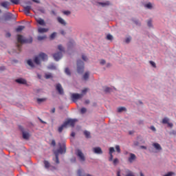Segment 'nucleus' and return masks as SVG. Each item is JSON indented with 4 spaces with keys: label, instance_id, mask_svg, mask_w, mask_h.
<instances>
[{
    "label": "nucleus",
    "instance_id": "obj_1",
    "mask_svg": "<svg viewBox=\"0 0 176 176\" xmlns=\"http://www.w3.org/2000/svg\"><path fill=\"white\" fill-rule=\"evenodd\" d=\"M17 41L18 43H16L17 49L19 52H21V45L19 43H32V38L30 37L29 38H24L22 35L17 36Z\"/></svg>",
    "mask_w": 176,
    "mask_h": 176
},
{
    "label": "nucleus",
    "instance_id": "obj_2",
    "mask_svg": "<svg viewBox=\"0 0 176 176\" xmlns=\"http://www.w3.org/2000/svg\"><path fill=\"white\" fill-rule=\"evenodd\" d=\"M59 149L57 151H54V155H55V162L56 163V164H58V163H60V161L58 160V153H65V144H63L61 146V144H59Z\"/></svg>",
    "mask_w": 176,
    "mask_h": 176
},
{
    "label": "nucleus",
    "instance_id": "obj_3",
    "mask_svg": "<svg viewBox=\"0 0 176 176\" xmlns=\"http://www.w3.org/2000/svg\"><path fill=\"white\" fill-rule=\"evenodd\" d=\"M39 58H41V60H43V61H45V60H47V55L45 53H41L39 54L38 56H36L34 58V63L37 65H39L41 64Z\"/></svg>",
    "mask_w": 176,
    "mask_h": 176
},
{
    "label": "nucleus",
    "instance_id": "obj_4",
    "mask_svg": "<svg viewBox=\"0 0 176 176\" xmlns=\"http://www.w3.org/2000/svg\"><path fill=\"white\" fill-rule=\"evenodd\" d=\"M85 63H83V61L82 60H78L77 61V72L78 74H82L83 72V69L85 68Z\"/></svg>",
    "mask_w": 176,
    "mask_h": 176
},
{
    "label": "nucleus",
    "instance_id": "obj_5",
    "mask_svg": "<svg viewBox=\"0 0 176 176\" xmlns=\"http://www.w3.org/2000/svg\"><path fill=\"white\" fill-rule=\"evenodd\" d=\"M76 122H78V120L76 119H69L65 122V126H71L72 127H74Z\"/></svg>",
    "mask_w": 176,
    "mask_h": 176
},
{
    "label": "nucleus",
    "instance_id": "obj_6",
    "mask_svg": "<svg viewBox=\"0 0 176 176\" xmlns=\"http://www.w3.org/2000/svg\"><path fill=\"white\" fill-rule=\"evenodd\" d=\"M83 97V94H72V100L74 101V102L78 101V100H80V98H82Z\"/></svg>",
    "mask_w": 176,
    "mask_h": 176
},
{
    "label": "nucleus",
    "instance_id": "obj_7",
    "mask_svg": "<svg viewBox=\"0 0 176 176\" xmlns=\"http://www.w3.org/2000/svg\"><path fill=\"white\" fill-rule=\"evenodd\" d=\"M0 5L2 8H4V9H6L7 10L10 9V3L8 1H2Z\"/></svg>",
    "mask_w": 176,
    "mask_h": 176
},
{
    "label": "nucleus",
    "instance_id": "obj_8",
    "mask_svg": "<svg viewBox=\"0 0 176 176\" xmlns=\"http://www.w3.org/2000/svg\"><path fill=\"white\" fill-rule=\"evenodd\" d=\"M76 155L78 157H79L80 160H81V162H85V155L80 150H77Z\"/></svg>",
    "mask_w": 176,
    "mask_h": 176
},
{
    "label": "nucleus",
    "instance_id": "obj_9",
    "mask_svg": "<svg viewBox=\"0 0 176 176\" xmlns=\"http://www.w3.org/2000/svg\"><path fill=\"white\" fill-rule=\"evenodd\" d=\"M63 57V53L58 52L53 54V58H54L55 61H58Z\"/></svg>",
    "mask_w": 176,
    "mask_h": 176
},
{
    "label": "nucleus",
    "instance_id": "obj_10",
    "mask_svg": "<svg viewBox=\"0 0 176 176\" xmlns=\"http://www.w3.org/2000/svg\"><path fill=\"white\" fill-rule=\"evenodd\" d=\"M44 165L45 168H47L48 170H56V167L52 166L50 163L47 160L44 161Z\"/></svg>",
    "mask_w": 176,
    "mask_h": 176
},
{
    "label": "nucleus",
    "instance_id": "obj_11",
    "mask_svg": "<svg viewBox=\"0 0 176 176\" xmlns=\"http://www.w3.org/2000/svg\"><path fill=\"white\" fill-rule=\"evenodd\" d=\"M94 153H96V155H102V150L101 147H95L92 149Z\"/></svg>",
    "mask_w": 176,
    "mask_h": 176
},
{
    "label": "nucleus",
    "instance_id": "obj_12",
    "mask_svg": "<svg viewBox=\"0 0 176 176\" xmlns=\"http://www.w3.org/2000/svg\"><path fill=\"white\" fill-rule=\"evenodd\" d=\"M137 159V157L135 156V154L129 153V157L128 158V160L129 162V163H133L134 162V160H135Z\"/></svg>",
    "mask_w": 176,
    "mask_h": 176
},
{
    "label": "nucleus",
    "instance_id": "obj_13",
    "mask_svg": "<svg viewBox=\"0 0 176 176\" xmlns=\"http://www.w3.org/2000/svg\"><path fill=\"white\" fill-rule=\"evenodd\" d=\"M30 10H31V6H26L23 8V12L26 16H30Z\"/></svg>",
    "mask_w": 176,
    "mask_h": 176
},
{
    "label": "nucleus",
    "instance_id": "obj_14",
    "mask_svg": "<svg viewBox=\"0 0 176 176\" xmlns=\"http://www.w3.org/2000/svg\"><path fill=\"white\" fill-rule=\"evenodd\" d=\"M56 89L57 91H58L59 94H64V91L63 90V87H61V84H57L56 86Z\"/></svg>",
    "mask_w": 176,
    "mask_h": 176
},
{
    "label": "nucleus",
    "instance_id": "obj_15",
    "mask_svg": "<svg viewBox=\"0 0 176 176\" xmlns=\"http://www.w3.org/2000/svg\"><path fill=\"white\" fill-rule=\"evenodd\" d=\"M15 82H16V83H19V85H27V80L24 78H18Z\"/></svg>",
    "mask_w": 176,
    "mask_h": 176
},
{
    "label": "nucleus",
    "instance_id": "obj_16",
    "mask_svg": "<svg viewBox=\"0 0 176 176\" xmlns=\"http://www.w3.org/2000/svg\"><path fill=\"white\" fill-rule=\"evenodd\" d=\"M153 146L157 151V152H160L162 151V146L159 144V143H153Z\"/></svg>",
    "mask_w": 176,
    "mask_h": 176
},
{
    "label": "nucleus",
    "instance_id": "obj_17",
    "mask_svg": "<svg viewBox=\"0 0 176 176\" xmlns=\"http://www.w3.org/2000/svg\"><path fill=\"white\" fill-rule=\"evenodd\" d=\"M36 21L40 25H46V23H45V21L41 18L36 19Z\"/></svg>",
    "mask_w": 176,
    "mask_h": 176
},
{
    "label": "nucleus",
    "instance_id": "obj_18",
    "mask_svg": "<svg viewBox=\"0 0 176 176\" xmlns=\"http://www.w3.org/2000/svg\"><path fill=\"white\" fill-rule=\"evenodd\" d=\"M57 21L60 24H62V25H67V22H65V21L63 18L58 16L57 18Z\"/></svg>",
    "mask_w": 176,
    "mask_h": 176
},
{
    "label": "nucleus",
    "instance_id": "obj_19",
    "mask_svg": "<svg viewBox=\"0 0 176 176\" xmlns=\"http://www.w3.org/2000/svg\"><path fill=\"white\" fill-rule=\"evenodd\" d=\"M98 3L100 5V6H102L103 8H105V6H109V5H111V3L109 1L99 2Z\"/></svg>",
    "mask_w": 176,
    "mask_h": 176
},
{
    "label": "nucleus",
    "instance_id": "obj_20",
    "mask_svg": "<svg viewBox=\"0 0 176 176\" xmlns=\"http://www.w3.org/2000/svg\"><path fill=\"white\" fill-rule=\"evenodd\" d=\"M38 31L40 34H43L44 32H47V31H49V29L43 28H38Z\"/></svg>",
    "mask_w": 176,
    "mask_h": 176
},
{
    "label": "nucleus",
    "instance_id": "obj_21",
    "mask_svg": "<svg viewBox=\"0 0 176 176\" xmlns=\"http://www.w3.org/2000/svg\"><path fill=\"white\" fill-rule=\"evenodd\" d=\"M23 138L24 140H28V138H30V133H28V132L23 131Z\"/></svg>",
    "mask_w": 176,
    "mask_h": 176
},
{
    "label": "nucleus",
    "instance_id": "obj_22",
    "mask_svg": "<svg viewBox=\"0 0 176 176\" xmlns=\"http://www.w3.org/2000/svg\"><path fill=\"white\" fill-rule=\"evenodd\" d=\"M125 173L126 174V176H135L134 173L129 169H126Z\"/></svg>",
    "mask_w": 176,
    "mask_h": 176
},
{
    "label": "nucleus",
    "instance_id": "obj_23",
    "mask_svg": "<svg viewBox=\"0 0 176 176\" xmlns=\"http://www.w3.org/2000/svg\"><path fill=\"white\" fill-rule=\"evenodd\" d=\"M65 123L64 122L60 126L58 127V132L62 133L63 130H64L65 127H67L66 125H65Z\"/></svg>",
    "mask_w": 176,
    "mask_h": 176
},
{
    "label": "nucleus",
    "instance_id": "obj_24",
    "mask_svg": "<svg viewBox=\"0 0 176 176\" xmlns=\"http://www.w3.org/2000/svg\"><path fill=\"white\" fill-rule=\"evenodd\" d=\"M11 19H13V14L12 13H8L6 16V20H11Z\"/></svg>",
    "mask_w": 176,
    "mask_h": 176
},
{
    "label": "nucleus",
    "instance_id": "obj_25",
    "mask_svg": "<svg viewBox=\"0 0 176 176\" xmlns=\"http://www.w3.org/2000/svg\"><path fill=\"white\" fill-rule=\"evenodd\" d=\"M24 28H25V27H24V26H19L16 29V32H20V31H23V30H24Z\"/></svg>",
    "mask_w": 176,
    "mask_h": 176
},
{
    "label": "nucleus",
    "instance_id": "obj_26",
    "mask_svg": "<svg viewBox=\"0 0 176 176\" xmlns=\"http://www.w3.org/2000/svg\"><path fill=\"white\" fill-rule=\"evenodd\" d=\"M169 119L168 118H164L163 120H162V123L163 124H167L169 122Z\"/></svg>",
    "mask_w": 176,
    "mask_h": 176
},
{
    "label": "nucleus",
    "instance_id": "obj_27",
    "mask_svg": "<svg viewBox=\"0 0 176 176\" xmlns=\"http://www.w3.org/2000/svg\"><path fill=\"white\" fill-rule=\"evenodd\" d=\"M45 101H46V98H37V102L38 104H41V102H45Z\"/></svg>",
    "mask_w": 176,
    "mask_h": 176
},
{
    "label": "nucleus",
    "instance_id": "obj_28",
    "mask_svg": "<svg viewBox=\"0 0 176 176\" xmlns=\"http://www.w3.org/2000/svg\"><path fill=\"white\" fill-rule=\"evenodd\" d=\"M84 135H85L86 138H90V132L85 131Z\"/></svg>",
    "mask_w": 176,
    "mask_h": 176
},
{
    "label": "nucleus",
    "instance_id": "obj_29",
    "mask_svg": "<svg viewBox=\"0 0 176 176\" xmlns=\"http://www.w3.org/2000/svg\"><path fill=\"white\" fill-rule=\"evenodd\" d=\"M124 111H126V107H118V112H119V113L124 112Z\"/></svg>",
    "mask_w": 176,
    "mask_h": 176
},
{
    "label": "nucleus",
    "instance_id": "obj_30",
    "mask_svg": "<svg viewBox=\"0 0 176 176\" xmlns=\"http://www.w3.org/2000/svg\"><path fill=\"white\" fill-rule=\"evenodd\" d=\"M89 72H86V73L84 74V76H83V79H84L85 80H87V79H89Z\"/></svg>",
    "mask_w": 176,
    "mask_h": 176
},
{
    "label": "nucleus",
    "instance_id": "obj_31",
    "mask_svg": "<svg viewBox=\"0 0 176 176\" xmlns=\"http://www.w3.org/2000/svg\"><path fill=\"white\" fill-rule=\"evenodd\" d=\"M12 3H14V5H19L20 3V0H10Z\"/></svg>",
    "mask_w": 176,
    "mask_h": 176
},
{
    "label": "nucleus",
    "instance_id": "obj_32",
    "mask_svg": "<svg viewBox=\"0 0 176 176\" xmlns=\"http://www.w3.org/2000/svg\"><path fill=\"white\" fill-rule=\"evenodd\" d=\"M45 79H50V78H53V76H52V74L48 73L45 74Z\"/></svg>",
    "mask_w": 176,
    "mask_h": 176
},
{
    "label": "nucleus",
    "instance_id": "obj_33",
    "mask_svg": "<svg viewBox=\"0 0 176 176\" xmlns=\"http://www.w3.org/2000/svg\"><path fill=\"white\" fill-rule=\"evenodd\" d=\"M37 39L38 41H43V39H46V36H38Z\"/></svg>",
    "mask_w": 176,
    "mask_h": 176
},
{
    "label": "nucleus",
    "instance_id": "obj_34",
    "mask_svg": "<svg viewBox=\"0 0 176 176\" xmlns=\"http://www.w3.org/2000/svg\"><path fill=\"white\" fill-rule=\"evenodd\" d=\"M144 6H145V8H147V9H152V8H153L152 3H148Z\"/></svg>",
    "mask_w": 176,
    "mask_h": 176
},
{
    "label": "nucleus",
    "instance_id": "obj_35",
    "mask_svg": "<svg viewBox=\"0 0 176 176\" xmlns=\"http://www.w3.org/2000/svg\"><path fill=\"white\" fill-rule=\"evenodd\" d=\"M104 91H105V93H111V91H112V88H111V87H106L104 89Z\"/></svg>",
    "mask_w": 176,
    "mask_h": 176
},
{
    "label": "nucleus",
    "instance_id": "obj_36",
    "mask_svg": "<svg viewBox=\"0 0 176 176\" xmlns=\"http://www.w3.org/2000/svg\"><path fill=\"white\" fill-rule=\"evenodd\" d=\"M109 151V154L112 155V153H113V152H115V148L113 147H110Z\"/></svg>",
    "mask_w": 176,
    "mask_h": 176
},
{
    "label": "nucleus",
    "instance_id": "obj_37",
    "mask_svg": "<svg viewBox=\"0 0 176 176\" xmlns=\"http://www.w3.org/2000/svg\"><path fill=\"white\" fill-rule=\"evenodd\" d=\"M173 175H175V173H174V172H168V173H166L164 176H173Z\"/></svg>",
    "mask_w": 176,
    "mask_h": 176
},
{
    "label": "nucleus",
    "instance_id": "obj_38",
    "mask_svg": "<svg viewBox=\"0 0 176 176\" xmlns=\"http://www.w3.org/2000/svg\"><path fill=\"white\" fill-rule=\"evenodd\" d=\"M28 65H30V67H32V68L34 67V63H32V60H28Z\"/></svg>",
    "mask_w": 176,
    "mask_h": 176
},
{
    "label": "nucleus",
    "instance_id": "obj_39",
    "mask_svg": "<svg viewBox=\"0 0 176 176\" xmlns=\"http://www.w3.org/2000/svg\"><path fill=\"white\" fill-rule=\"evenodd\" d=\"M48 69H56V66L54 64L50 65L48 66Z\"/></svg>",
    "mask_w": 176,
    "mask_h": 176
},
{
    "label": "nucleus",
    "instance_id": "obj_40",
    "mask_svg": "<svg viewBox=\"0 0 176 176\" xmlns=\"http://www.w3.org/2000/svg\"><path fill=\"white\" fill-rule=\"evenodd\" d=\"M57 35V33L54 32L50 35V39H54L56 38V36Z\"/></svg>",
    "mask_w": 176,
    "mask_h": 176
},
{
    "label": "nucleus",
    "instance_id": "obj_41",
    "mask_svg": "<svg viewBox=\"0 0 176 176\" xmlns=\"http://www.w3.org/2000/svg\"><path fill=\"white\" fill-rule=\"evenodd\" d=\"M107 39H108V41H112V39H113V36L111 34H107Z\"/></svg>",
    "mask_w": 176,
    "mask_h": 176
},
{
    "label": "nucleus",
    "instance_id": "obj_42",
    "mask_svg": "<svg viewBox=\"0 0 176 176\" xmlns=\"http://www.w3.org/2000/svg\"><path fill=\"white\" fill-rule=\"evenodd\" d=\"M63 14H65L66 16H69V14H71V12L69 10L63 11Z\"/></svg>",
    "mask_w": 176,
    "mask_h": 176
},
{
    "label": "nucleus",
    "instance_id": "obj_43",
    "mask_svg": "<svg viewBox=\"0 0 176 176\" xmlns=\"http://www.w3.org/2000/svg\"><path fill=\"white\" fill-rule=\"evenodd\" d=\"M58 50H60V52H64V47L61 45H59L58 46Z\"/></svg>",
    "mask_w": 176,
    "mask_h": 176
},
{
    "label": "nucleus",
    "instance_id": "obj_44",
    "mask_svg": "<svg viewBox=\"0 0 176 176\" xmlns=\"http://www.w3.org/2000/svg\"><path fill=\"white\" fill-rule=\"evenodd\" d=\"M82 58L83 61H87L89 60V58H87V56H86V55H85V54L82 55Z\"/></svg>",
    "mask_w": 176,
    "mask_h": 176
},
{
    "label": "nucleus",
    "instance_id": "obj_45",
    "mask_svg": "<svg viewBox=\"0 0 176 176\" xmlns=\"http://www.w3.org/2000/svg\"><path fill=\"white\" fill-rule=\"evenodd\" d=\"M65 74H67V75H71V72L69 71V69L68 67H67L65 70Z\"/></svg>",
    "mask_w": 176,
    "mask_h": 176
},
{
    "label": "nucleus",
    "instance_id": "obj_46",
    "mask_svg": "<svg viewBox=\"0 0 176 176\" xmlns=\"http://www.w3.org/2000/svg\"><path fill=\"white\" fill-rule=\"evenodd\" d=\"M87 110L86 109V108H85V107H82V108H81V109H80V113H86V111H87Z\"/></svg>",
    "mask_w": 176,
    "mask_h": 176
},
{
    "label": "nucleus",
    "instance_id": "obj_47",
    "mask_svg": "<svg viewBox=\"0 0 176 176\" xmlns=\"http://www.w3.org/2000/svg\"><path fill=\"white\" fill-rule=\"evenodd\" d=\"M116 150L118 153H120V146L119 145L116 146Z\"/></svg>",
    "mask_w": 176,
    "mask_h": 176
},
{
    "label": "nucleus",
    "instance_id": "obj_48",
    "mask_svg": "<svg viewBox=\"0 0 176 176\" xmlns=\"http://www.w3.org/2000/svg\"><path fill=\"white\" fill-rule=\"evenodd\" d=\"M131 41V37H127V38L125 39L126 43H130Z\"/></svg>",
    "mask_w": 176,
    "mask_h": 176
},
{
    "label": "nucleus",
    "instance_id": "obj_49",
    "mask_svg": "<svg viewBox=\"0 0 176 176\" xmlns=\"http://www.w3.org/2000/svg\"><path fill=\"white\" fill-rule=\"evenodd\" d=\"M113 163L115 165L118 164V163H119V160H118V158L114 159Z\"/></svg>",
    "mask_w": 176,
    "mask_h": 176
},
{
    "label": "nucleus",
    "instance_id": "obj_50",
    "mask_svg": "<svg viewBox=\"0 0 176 176\" xmlns=\"http://www.w3.org/2000/svg\"><path fill=\"white\" fill-rule=\"evenodd\" d=\"M105 60H103V59H101L100 60V65H104V64H105Z\"/></svg>",
    "mask_w": 176,
    "mask_h": 176
},
{
    "label": "nucleus",
    "instance_id": "obj_51",
    "mask_svg": "<svg viewBox=\"0 0 176 176\" xmlns=\"http://www.w3.org/2000/svg\"><path fill=\"white\" fill-rule=\"evenodd\" d=\"M150 64L151 65H152V67H153L154 68H156V63H155V62L150 61Z\"/></svg>",
    "mask_w": 176,
    "mask_h": 176
},
{
    "label": "nucleus",
    "instance_id": "obj_52",
    "mask_svg": "<svg viewBox=\"0 0 176 176\" xmlns=\"http://www.w3.org/2000/svg\"><path fill=\"white\" fill-rule=\"evenodd\" d=\"M87 88H85V89H83L82 91V94H82V96L84 95V94H86V93H87Z\"/></svg>",
    "mask_w": 176,
    "mask_h": 176
},
{
    "label": "nucleus",
    "instance_id": "obj_53",
    "mask_svg": "<svg viewBox=\"0 0 176 176\" xmlns=\"http://www.w3.org/2000/svg\"><path fill=\"white\" fill-rule=\"evenodd\" d=\"M110 155V157H109V162H112V160H113V155L112 154H109Z\"/></svg>",
    "mask_w": 176,
    "mask_h": 176
},
{
    "label": "nucleus",
    "instance_id": "obj_54",
    "mask_svg": "<svg viewBox=\"0 0 176 176\" xmlns=\"http://www.w3.org/2000/svg\"><path fill=\"white\" fill-rule=\"evenodd\" d=\"M147 24H148V27H152V21L149 20V21L147 22Z\"/></svg>",
    "mask_w": 176,
    "mask_h": 176
},
{
    "label": "nucleus",
    "instance_id": "obj_55",
    "mask_svg": "<svg viewBox=\"0 0 176 176\" xmlns=\"http://www.w3.org/2000/svg\"><path fill=\"white\" fill-rule=\"evenodd\" d=\"M151 130H152L153 131H156V128H155V126H152L150 127Z\"/></svg>",
    "mask_w": 176,
    "mask_h": 176
},
{
    "label": "nucleus",
    "instance_id": "obj_56",
    "mask_svg": "<svg viewBox=\"0 0 176 176\" xmlns=\"http://www.w3.org/2000/svg\"><path fill=\"white\" fill-rule=\"evenodd\" d=\"M52 145H53V146H56V141L55 140L52 141Z\"/></svg>",
    "mask_w": 176,
    "mask_h": 176
},
{
    "label": "nucleus",
    "instance_id": "obj_57",
    "mask_svg": "<svg viewBox=\"0 0 176 176\" xmlns=\"http://www.w3.org/2000/svg\"><path fill=\"white\" fill-rule=\"evenodd\" d=\"M167 124H168V127H173V123L168 122Z\"/></svg>",
    "mask_w": 176,
    "mask_h": 176
},
{
    "label": "nucleus",
    "instance_id": "obj_58",
    "mask_svg": "<svg viewBox=\"0 0 176 176\" xmlns=\"http://www.w3.org/2000/svg\"><path fill=\"white\" fill-rule=\"evenodd\" d=\"M117 176H121L120 175V169L117 171Z\"/></svg>",
    "mask_w": 176,
    "mask_h": 176
},
{
    "label": "nucleus",
    "instance_id": "obj_59",
    "mask_svg": "<svg viewBox=\"0 0 176 176\" xmlns=\"http://www.w3.org/2000/svg\"><path fill=\"white\" fill-rule=\"evenodd\" d=\"M60 34H61L62 35H65V32L64 30H61V31H60Z\"/></svg>",
    "mask_w": 176,
    "mask_h": 176
},
{
    "label": "nucleus",
    "instance_id": "obj_60",
    "mask_svg": "<svg viewBox=\"0 0 176 176\" xmlns=\"http://www.w3.org/2000/svg\"><path fill=\"white\" fill-rule=\"evenodd\" d=\"M10 35H11V34H10V33H7V34H6V36H7V38L10 37Z\"/></svg>",
    "mask_w": 176,
    "mask_h": 176
},
{
    "label": "nucleus",
    "instance_id": "obj_61",
    "mask_svg": "<svg viewBox=\"0 0 176 176\" xmlns=\"http://www.w3.org/2000/svg\"><path fill=\"white\" fill-rule=\"evenodd\" d=\"M5 69V67H0V71H3Z\"/></svg>",
    "mask_w": 176,
    "mask_h": 176
},
{
    "label": "nucleus",
    "instance_id": "obj_62",
    "mask_svg": "<svg viewBox=\"0 0 176 176\" xmlns=\"http://www.w3.org/2000/svg\"><path fill=\"white\" fill-rule=\"evenodd\" d=\"M33 2H36V3H39V0H32Z\"/></svg>",
    "mask_w": 176,
    "mask_h": 176
},
{
    "label": "nucleus",
    "instance_id": "obj_63",
    "mask_svg": "<svg viewBox=\"0 0 176 176\" xmlns=\"http://www.w3.org/2000/svg\"><path fill=\"white\" fill-rule=\"evenodd\" d=\"M109 67H111V63H107V68H109Z\"/></svg>",
    "mask_w": 176,
    "mask_h": 176
},
{
    "label": "nucleus",
    "instance_id": "obj_64",
    "mask_svg": "<svg viewBox=\"0 0 176 176\" xmlns=\"http://www.w3.org/2000/svg\"><path fill=\"white\" fill-rule=\"evenodd\" d=\"M71 135H72V137H74L75 136V132H72Z\"/></svg>",
    "mask_w": 176,
    "mask_h": 176
}]
</instances>
